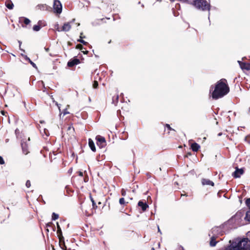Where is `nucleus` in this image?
Returning a JSON list of instances; mask_svg holds the SVG:
<instances>
[{
	"label": "nucleus",
	"instance_id": "nucleus-35",
	"mask_svg": "<svg viewBox=\"0 0 250 250\" xmlns=\"http://www.w3.org/2000/svg\"><path fill=\"white\" fill-rule=\"evenodd\" d=\"M121 195L123 197H125L126 195V190L124 188H122L121 190Z\"/></svg>",
	"mask_w": 250,
	"mask_h": 250
},
{
	"label": "nucleus",
	"instance_id": "nucleus-41",
	"mask_svg": "<svg viewBox=\"0 0 250 250\" xmlns=\"http://www.w3.org/2000/svg\"><path fill=\"white\" fill-rule=\"evenodd\" d=\"M245 140L246 142H247L249 144L250 143V136H247L245 138Z\"/></svg>",
	"mask_w": 250,
	"mask_h": 250
},
{
	"label": "nucleus",
	"instance_id": "nucleus-23",
	"mask_svg": "<svg viewBox=\"0 0 250 250\" xmlns=\"http://www.w3.org/2000/svg\"><path fill=\"white\" fill-rule=\"evenodd\" d=\"M217 242L216 241V237L215 236H212L210 238L209 244L211 247H214L216 245Z\"/></svg>",
	"mask_w": 250,
	"mask_h": 250
},
{
	"label": "nucleus",
	"instance_id": "nucleus-15",
	"mask_svg": "<svg viewBox=\"0 0 250 250\" xmlns=\"http://www.w3.org/2000/svg\"><path fill=\"white\" fill-rule=\"evenodd\" d=\"M138 205L139 207L141 208L142 210L143 211H145L146 210V209L148 208V205H147L146 202H144L142 201H139L138 203Z\"/></svg>",
	"mask_w": 250,
	"mask_h": 250
},
{
	"label": "nucleus",
	"instance_id": "nucleus-7",
	"mask_svg": "<svg viewBox=\"0 0 250 250\" xmlns=\"http://www.w3.org/2000/svg\"><path fill=\"white\" fill-rule=\"evenodd\" d=\"M54 12L57 14L61 13L62 11V5L59 0H54L53 3Z\"/></svg>",
	"mask_w": 250,
	"mask_h": 250
},
{
	"label": "nucleus",
	"instance_id": "nucleus-12",
	"mask_svg": "<svg viewBox=\"0 0 250 250\" xmlns=\"http://www.w3.org/2000/svg\"><path fill=\"white\" fill-rule=\"evenodd\" d=\"M244 172V170L242 168H236L235 171L233 173L232 176L234 178H239L242 175Z\"/></svg>",
	"mask_w": 250,
	"mask_h": 250
},
{
	"label": "nucleus",
	"instance_id": "nucleus-2",
	"mask_svg": "<svg viewBox=\"0 0 250 250\" xmlns=\"http://www.w3.org/2000/svg\"><path fill=\"white\" fill-rule=\"evenodd\" d=\"M235 244H232L229 250H250V240L247 238H243Z\"/></svg>",
	"mask_w": 250,
	"mask_h": 250
},
{
	"label": "nucleus",
	"instance_id": "nucleus-42",
	"mask_svg": "<svg viewBox=\"0 0 250 250\" xmlns=\"http://www.w3.org/2000/svg\"><path fill=\"white\" fill-rule=\"evenodd\" d=\"M71 130H72L73 131H74V128L72 126L70 125L67 128V131H70Z\"/></svg>",
	"mask_w": 250,
	"mask_h": 250
},
{
	"label": "nucleus",
	"instance_id": "nucleus-20",
	"mask_svg": "<svg viewBox=\"0 0 250 250\" xmlns=\"http://www.w3.org/2000/svg\"><path fill=\"white\" fill-rule=\"evenodd\" d=\"M5 4L9 9L11 10L13 9L14 4L11 0H6Z\"/></svg>",
	"mask_w": 250,
	"mask_h": 250
},
{
	"label": "nucleus",
	"instance_id": "nucleus-18",
	"mask_svg": "<svg viewBox=\"0 0 250 250\" xmlns=\"http://www.w3.org/2000/svg\"><path fill=\"white\" fill-rule=\"evenodd\" d=\"M71 26L70 22L64 23L62 27V31H68L70 30Z\"/></svg>",
	"mask_w": 250,
	"mask_h": 250
},
{
	"label": "nucleus",
	"instance_id": "nucleus-19",
	"mask_svg": "<svg viewBox=\"0 0 250 250\" xmlns=\"http://www.w3.org/2000/svg\"><path fill=\"white\" fill-rule=\"evenodd\" d=\"M88 145L91 150L93 152H95L96 150V147L93 141L91 139H89Z\"/></svg>",
	"mask_w": 250,
	"mask_h": 250
},
{
	"label": "nucleus",
	"instance_id": "nucleus-55",
	"mask_svg": "<svg viewBox=\"0 0 250 250\" xmlns=\"http://www.w3.org/2000/svg\"><path fill=\"white\" fill-rule=\"evenodd\" d=\"M68 45H71V43L70 42H68Z\"/></svg>",
	"mask_w": 250,
	"mask_h": 250
},
{
	"label": "nucleus",
	"instance_id": "nucleus-53",
	"mask_svg": "<svg viewBox=\"0 0 250 250\" xmlns=\"http://www.w3.org/2000/svg\"><path fill=\"white\" fill-rule=\"evenodd\" d=\"M101 204H102V203L101 202H98V205H101Z\"/></svg>",
	"mask_w": 250,
	"mask_h": 250
},
{
	"label": "nucleus",
	"instance_id": "nucleus-1",
	"mask_svg": "<svg viewBox=\"0 0 250 250\" xmlns=\"http://www.w3.org/2000/svg\"><path fill=\"white\" fill-rule=\"evenodd\" d=\"M229 92V87L227 80L223 78L210 86L209 93L213 99L217 100L228 94Z\"/></svg>",
	"mask_w": 250,
	"mask_h": 250
},
{
	"label": "nucleus",
	"instance_id": "nucleus-37",
	"mask_svg": "<svg viewBox=\"0 0 250 250\" xmlns=\"http://www.w3.org/2000/svg\"><path fill=\"white\" fill-rule=\"evenodd\" d=\"M55 28L56 29V30H57V31L58 32H61V31H62V28H60L59 27V25L58 24H57L55 26Z\"/></svg>",
	"mask_w": 250,
	"mask_h": 250
},
{
	"label": "nucleus",
	"instance_id": "nucleus-27",
	"mask_svg": "<svg viewBox=\"0 0 250 250\" xmlns=\"http://www.w3.org/2000/svg\"><path fill=\"white\" fill-rule=\"evenodd\" d=\"M118 100L119 96L118 94L113 96L112 97V103L116 105L118 102Z\"/></svg>",
	"mask_w": 250,
	"mask_h": 250
},
{
	"label": "nucleus",
	"instance_id": "nucleus-39",
	"mask_svg": "<svg viewBox=\"0 0 250 250\" xmlns=\"http://www.w3.org/2000/svg\"><path fill=\"white\" fill-rule=\"evenodd\" d=\"M165 126L169 130H174L173 128L171 127L169 124H166L165 125Z\"/></svg>",
	"mask_w": 250,
	"mask_h": 250
},
{
	"label": "nucleus",
	"instance_id": "nucleus-38",
	"mask_svg": "<svg viewBox=\"0 0 250 250\" xmlns=\"http://www.w3.org/2000/svg\"><path fill=\"white\" fill-rule=\"evenodd\" d=\"M182 2H186L190 4H192V1L191 0H180Z\"/></svg>",
	"mask_w": 250,
	"mask_h": 250
},
{
	"label": "nucleus",
	"instance_id": "nucleus-11",
	"mask_svg": "<svg viewBox=\"0 0 250 250\" xmlns=\"http://www.w3.org/2000/svg\"><path fill=\"white\" fill-rule=\"evenodd\" d=\"M36 9L41 11H47L49 10L50 7L46 4H39L37 5Z\"/></svg>",
	"mask_w": 250,
	"mask_h": 250
},
{
	"label": "nucleus",
	"instance_id": "nucleus-49",
	"mask_svg": "<svg viewBox=\"0 0 250 250\" xmlns=\"http://www.w3.org/2000/svg\"><path fill=\"white\" fill-rule=\"evenodd\" d=\"M178 250H185V249H184V248L183 247H180L179 248H178Z\"/></svg>",
	"mask_w": 250,
	"mask_h": 250
},
{
	"label": "nucleus",
	"instance_id": "nucleus-52",
	"mask_svg": "<svg viewBox=\"0 0 250 250\" xmlns=\"http://www.w3.org/2000/svg\"><path fill=\"white\" fill-rule=\"evenodd\" d=\"M191 1H192V5H193V1H195V0H191Z\"/></svg>",
	"mask_w": 250,
	"mask_h": 250
},
{
	"label": "nucleus",
	"instance_id": "nucleus-9",
	"mask_svg": "<svg viewBox=\"0 0 250 250\" xmlns=\"http://www.w3.org/2000/svg\"><path fill=\"white\" fill-rule=\"evenodd\" d=\"M21 146L23 153H24L25 155H27L29 153V151L28 150V146L26 142L22 140L21 142Z\"/></svg>",
	"mask_w": 250,
	"mask_h": 250
},
{
	"label": "nucleus",
	"instance_id": "nucleus-58",
	"mask_svg": "<svg viewBox=\"0 0 250 250\" xmlns=\"http://www.w3.org/2000/svg\"><path fill=\"white\" fill-rule=\"evenodd\" d=\"M158 231H160V229H159V227H158Z\"/></svg>",
	"mask_w": 250,
	"mask_h": 250
},
{
	"label": "nucleus",
	"instance_id": "nucleus-44",
	"mask_svg": "<svg viewBox=\"0 0 250 250\" xmlns=\"http://www.w3.org/2000/svg\"><path fill=\"white\" fill-rule=\"evenodd\" d=\"M63 115H65L66 114H69V112L68 111H67V109H64L63 111Z\"/></svg>",
	"mask_w": 250,
	"mask_h": 250
},
{
	"label": "nucleus",
	"instance_id": "nucleus-30",
	"mask_svg": "<svg viewBox=\"0 0 250 250\" xmlns=\"http://www.w3.org/2000/svg\"><path fill=\"white\" fill-rule=\"evenodd\" d=\"M90 200L92 203V206L93 208L94 209H96L97 208V206L96 204V203L95 202V201L94 200L93 198L91 197V196H90Z\"/></svg>",
	"mask_w": 250,
	"mask_h": 250
},
{
	"label": "nucleus",
	"instance_id": "nucleus-36",
	"mask_svg": "<svg viewBox=\"0 0 250 250\" xmlns=\"http://www.w3.org/2000/svg\"><path fill=\"white\" fill-rule=\"evenodd\" d=\"M98 83L97 81H94L92 85L93 88H97L98 87Z\"/></svg>",
	"mask_w": 250,
	"mask_h": 250
},
{
	"label": "nucleus",
	"instance_id": "nucleus-48",
	"mask_svg": "<svg viewBox=\"0 0 250 250\" xmlns=\"http://www.w3.org/2000/svg\"><path fill=\"white\" fill-rule=\"evenodd\" d=\"M80 39H83V38H85V36H83V33H81V34H80Z\"/></svg>",
	"mask_w": 250,
	"mask_h": 250
},
{
	"label": "nucleus",
	"instance_id": "nucleus-24",
	"mask_svg": "<svg viewBox=\"0 0 250 250\" xmlns=\"http://www.w3.org/2000/svg\"><path fill=\"white\" fill-rule=\"evenodd\" d=\"M21 20H22V22L25 24V25H28V24H29L31 22V21L30 20L27 18H25V17H21V18L20 19V21Z\"/></svg>",
	"mask_w": 250,
	"mask_h": 250
},
{
	"label": "nucleus",
	"instance_id": "nucleus-28",
	"mask_svg": "<svg viewBox=\"0 0 250 250\" xmlns=\"http://www.w3.org/2000/svg\"><path fill=\"white\" fill-rule=\"evenodd\" d=\"M25 59H26V60L28 61V62L32 65V66L33 67H34L36 69L37 68V66L36 64L34 62H33L28 57L26 56Z\"/></svg>",
	"mask_w": 250,
	"mask_h": 250
},
{
	"label": "nucleus",
	"instance_id": "nucleus-46",
	"mask_svg": "<svg viewBox=\"0 0 250 250\" xmlns=\"http://www.w3.org/2000/svg\"><path fill=\"white\" fill-rule=\"evenodd\" d=\"M72 170H73V168L72 167H71L70 168H69V169L68 170V173H69V174H71V173L72 172Z\"/></svg>",
	"mask_w": 250,
	"mask_h": 250
},
{
	"label": "nucleus",
	"instance_id": "nucleus-21",
	"mask_svg": "<svg viewBox=\"0 0 250 250\" xmlns=\"http://www.w3.org/2000/svg\"><path fill=\"white\" fill-rule=\"evenodd\" d=\"M57 234L58 238H61L62 237H63L62 236V231L61 228L58 223H57Z\"/></svg>",
	"mask_w": 250,
	"mask_h": 250
},
{
	"label": "nucleus",
	"instance_id": "nucleus-43",
	"mask_svg": "<svg viewBox=\"0 0 250 250\" xmlns=\"http://www.w3.org/2000/svg\"><path fill=\"white\" fill-rule=\"evenodd\" d=\"M4 164V161L3 159V158L0 156V164L3 165Z\"/></svg>",
	"mask_w": 250,
	"mask_h": 250
},
{
	"label": "nucleus",
	"instance_id": "nucleus-4",
	"mask_svg": "<svg viewBox=\"0 0 250 250\" xmlns=\"http://www.w3.org/2000/svg\"><path fill=\"white\" fill-rule=\"evenodd\" d=\"M76 175L73 176L72 177V180L75 181L78 180L80 185L83 184V183H86L88 181V177L85 173L82 171H78L76 173Z\"/></svg>",
	"mask_w": 250,
	"mask_h": 250
},
{
	"label": "nucleus",
	"instance_id": "nucleus-57",
	"mask_svg": "<svg viewBox=\"0 0 250 250\" xmlns=\"http://www.w3.org/2000/svg\"><path fill=\"white\" fill-rule=\"evenodd\" d=\"M151 250H155L154 248H152Z\"/></svg>",
	"mask_w": 250,
	"mask_h": 250
},
{
	"label": "nucleus",
	"instance_id": "nucleus-29",
	"mask_svg": "<svg viewBox=\"0 0 250 250\" xmlns=\"http://www.w3.org/2000/svg\"><path fill=\"white\" fill-rule=\"evenodd\" d=\"M41 27L38 25H35L33 27V29L35 31H39L41 29Z\"/></svg>",
	"mask_w": 250,
	"mask_h": 250
},
{
	"label": "nucleus",
	"instance_id": "nucleus-17",
	"mask_svg": "<svg viewBox=\"0 0 250 250\" xmlns=\"http://www.w3.org/2000/svg\"><path fill=\"white\" fill-rule=\"evenodd\" d=\"M190 148H191L193 151L197 152L200 149V146L198 144L194 142L191 144Z\"/></svg>",
	"mask_w": 250,
	"mask_h": 250
},
{
	"label": "nucleus",
	"instance_id": "nucleus-13",
	"mask_svg": "<svg viewBox=\"0 0 250 250\" xmlns=\"http://www.w3.org/2000/svg\"><path fill=\"white\" fill-rule=\"evenodd\" d=\"M201 183L203 186L209 185V186H211L212 187L214 186V183L212 181H211L208 179H205V178L202 179Z\"/></svg>",
	"mask_w": 250,
	"mask_h": 250
},
{
	"label": "nucleus",
	"instance_id": "nucleus-6",
	"mask_svg": "<svg viewBox=\"0 0 250 250\" xmlns=\"http://www.w3.org/2000/svg\"><path fill=\"white\" fill-rule=\"evenodd\" d=\"M97 140V145L100 148L104 147L106 145V142L104 137L100 135H98L96 137Z\"/></svg>",
	"mask_w": 250,
	"mask_h": 250
},
{
	"label": "nucleus",
	"instance_id": "nucleus-47",
	"mask_svg": "<svg viewBox=\"0 0 250 250\" xmlns=\"http://www.w3.org/2000/svg\"><path fill=\"white\" fill-rule=\"evenodd\" d=\"M181 196H187L188 195L187 194V193L185 192V191H183V193H182Z\"/></svg>",
	"mask_w": 250,
	"mask_h": 250
},
{
	"label": "nucleus",
	"instance_id": "nucleus-45",
	"mask_svg": "<svg viewBox=\"0 0 250 250\" xmlns=\"http://www.w3.org/2000/svg\"><path fill=\"white\" fill-rule=\"evenodd\" d=\"M192 155L190 152L187 153V155L185 156V157H188V156H191Z\"/></svg>",
	"mask_w": 250,
	"mask_h": 250
},
{
	"label": "nucleus",
	"instance_id": "nucleus-40",
	"mask_svg": "<svg viewBox=\"0 0 250 250\" xmlns=\"http://www.w3.org/2000/svg\"><path fill=\"white\" fill-rule=\"evenodd\" d=\"M25 185H26V187L28 188L30 187V186H31V182H30V180H27L26 181Z\"/></svg>",
	"mask_w": 250,
	"mask_h": 250
},
{
	"label": "nucleus",
	"instance_id": "nucleus-16",
	"mask_svg": "<svg viewBox=\"0 0 250 250\" xmlns=\"http://www.w3.org/2000/svg\"><path fill=\"white\" fill-rule=\"evenodd\" d=\"M59 246L62 250H66V247L65 245L64 238L63 237L59 238Z\"/></svg>",
	"mask_w": 250,
	"mask_h": 250
},
{
	"label": "nucleus",
	"instance_id": "nucleus-54",
	"mask_svg": "<svg viewBox=\"0 0 250 250\" xmlns=\"http://www.w3.org/2000/svg\"><path fill=\"white\" fill-rule=\"evenodd\" d=\"M249 113H250V107H249Z\"/></svg>",
	"mask_w": 250,
	"mask_h": 250
},
{
	"label": "nucleus",
	"instance_id": "nucleus-8",
	"mask_svg": "<svg viewBox=\"0 0 250 250\" xmlns=\"http://www.w3.org/2000/svg\"><path fill=\"white\" fill-rule=\"evenodd\" d=\"M79 59L74 57L73 59L70 60L67 62V66L69 67H72L80 63Z\"/></svg>",
	"mask_w": 250,
	"mask_h": 250
},
{
	"label": "nucleus",
	"instance_id": "nucleus-50",
	"mask_svg": "<svg viewBox=\"0 0 250 250\" xmlns=\"http://www.w3.org/2000/svg\"><path fill=\"white\" fill-rule=\"evenodd\" d=\"M146 175H147V177H148V178H149V177H150V173H147L146 174Z\"/></svg>",
	"mask_w": 250,
	"mask_h": 250
},
{
	"label": "nucleus",
	"instance_id": "nucleus-51",
	"mask_svg": "<svg viewBox=\"0 0 250 250\" xmlns=\"http://www.w3.org/2000/svg\"><path fill=\"white\" fill-rule=\"evenodd\" d=\"M1 113L2 115H5V112L4 111H1Z\"/></svg>",
	"mask_w": 250,
	"mask_h": 250
},
{
	"label": "nucleus",
	"instance_id": "nucleus-34",
	"mask_svg": "<svg viewBox=\"0 0 250 250\" xmlns=\"http://www.w3.org/2000/svg\"><path fill=\"white\" fill-rule=\"evenodd\" d=\"M40 26V27H42L44 26H45V23H44V21H39L38 22V24Z\"/></svg>",
	"mask_w": 250,
	"mask_h": 250
},
{
	"label": "nucleus",
	"instance_id": "nucleus-31",
	"mask_svg": "<svg viewBox=\"0 0 250 250\" xmlns=\"http://www.w3.org/2000/svg\"><path fill=\"white\" fill-rule=\"evenodd\" d=\"M59 218V215L58 214H56L54 212H53L52 213V219L53 220H56L57 219H58Z\"/></svg>",
	"mask_w": 250,
	"mask_h": 250
},
{
	"label": "nucleus",
	"instance_id": "nucleus-14",
	"mask_svg": "<svg viewBox=\"0 0 250 250\" xmlns=\"http://www.w3.org/2000/svg\"><path fill=\"white\" fill-rule=\"evenodd\" d=\"M119 202L120 205L122 206L121 211L124 212V211H123V208L127 205V204L129 203V202L125 201L124 197H122L119 199Z\"/></svg>",
	"mask_w": 250,
	"mask_h": 250
},
{
	"label": "nucleus",
	"instance_id": "nucleus-3",
	"mask_svg": "<svg viewBox=\"0 0 250 250\" xmlns=\"http://www.w3.org/2000/svg\"><path fill=\"white\" fill-rule=\"evenodd\" d=\"M193 5L197 9L202 11H209L210 5L206 0H195Z\"/></svg>",
	"mask_w": 250,
	"mask_h": 250
},
{
	"label": "nucleus",
	"instance_id": "nucleus-22",
	"mask_svg": "<svg viewBox=\"0 0 250 250\" xmlns=\"http://www.w3.org/2000/svg\"><path fill=\"white\" fill-rule=\"evenodd\" d=\"M76 48L78 49H80V50H81L82 52L84 54H87L88 53V52H89L88 51H87V50H85V51L83 50V49H84V48L83 47V45L81 44H78L76 46Z\"/></svg>",
	"mask_w": 250,
	"mask_h": 250
},
{
	"label": "nucleus",
	"instance_id": "nucleus-33",
	"mask_svg": "<svg viewBox=\"0 0 250 250\" xmlns=\"http://www.w3.org/2000/svg\"><path fill=\"white\" fill-rule=\"evenodd\" d=\"M77 42H80L81 43H82V44H83V45H86L88 44V43L85 41H84V40H83V39H78L77 40Z\"/></svg>",
	"mask_w": 250,
	"mask_h": 250
},
{
	"label": "nucleus",
	"instance_id": "nucleus-26",
	"mask_svg": "<svg viewBox=\"0 0 250 250\" xmlns=\"http://www.w3.org/2000/svg\"><path fill=\"white\" fill-rule=\"evenodd\" d=\"M46 227L47 228L46 231L47 232L49 231V229H48V227H51V228H52L53 231L55 230V227L54 225L52 222H49V223H48L47 224H46Z\"/></svg>",
	"mask_w": 250,
	"mask_h": 250
},
{
	"label": "nucleus",
	"instance_id": "nucleus-32",
	"mask_svg": "<svg viewBox=\"0 0 250 250\" xmlns=\"http://www.w3.org/2000/svg\"><path fill=\"white\" fill-rule=\"evenodd\" d=\"M245 204L247 207L250 209V198H247L246 200Z\"/></svg>",
	"mask_w": 250,
	"mask_h": 250
},
{
	"label": "nucleus",
	"instance_id": "nucleus-56",
	"mask_svg": "<svg viewBox=\"0 0 250 250\" xmlns=\"http://www.w3.org/2000/svg\"><path fill=\"white\" fill-rule=\"evenodd\" d=\"M221 134H222V133H219L218 135H219V136H220V135H221Z\"/></svg>",
	"mask_w": 250,
	"mask_h": 250
},
{
	"label": "nucleus",
	"instance_id": "nucleus-25",
	"mask_svg": "<svg viewBox=\"0 0 250 250\" xmlns=\"http://www.w3.org/2000/svg\"><path fill=\"white\" fill-rule=\"evenodd\" d=\"M244 220L248 222L249 223H250V210L246 212Z\"/></svg>",
	"mask_w": 250,
	"mask_h": 250
},
{
	"label": "nucleus",
	"instance_id": "nucleus-5",
	"mask_svg": "<svg viewBox=\"0 0 250 250\" xmlns=\"http://www.w3.org/2000/svg\"><path fill=\"white\" fill-rule=\"evenodd\" d=\"M113 5L114 4L111 0H101L99 4L98 8L101 10L111 12Z\"/></svg>",
	"mask_w": 250,
	"mask_h": 250
},
{
	"label": "nucleus",
	"instance_id": "nucleus-10",
	"mask_svg": "<svg viewBox=\"0 0 250 250\" xmlns=\"http://www.w3.org/2000/svg\"><path fill=\"white\" fill-rule=\"evenodd\" d=\"M239 65L242 69H245L247 70H250V63L241 61H238Z\"/></svg>",
	"mask_w": 250,
	"mask_h": 250
}]
</instances>
